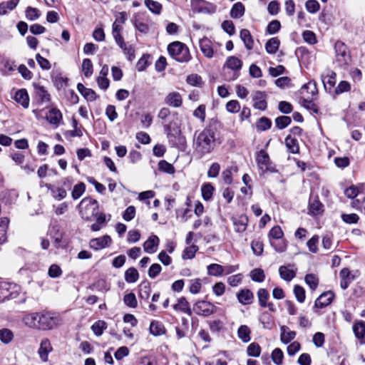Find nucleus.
I'll use <instances>...</instances> for the list:
<instances>
[{
  "instance_id": "obj_1",
  "label": "nucleus",
  "mask_w": 365,
  "mask_h": 365,
  "mask_svg": "<svg viewBox=\"0 0 365 365\" xmlns=\"http://www.w3.org/2000/svg\"><path fill=\"white\" fill-rule=\"evenodd\" d=\"M216 133L217 128L210 124L198 134L195 133L192 143L194 153L200 158L211 153L216 146Z\"/></svg>"
},
{
  "instance_id": "obj_2",
  "label": "nucleus",
  "mask_w": 365,
  "mask_h": 365,
  "mask_svg": "<svg viewBox=\"0 0 365 365\" xmlns=\"http://www.w3.org/2000/svg\"><path fill=\"white\" fill-rule=\"evenodd\" d=\"M23 322L32 329L50 330L58 325V319L50 312H34L25 315Z\"/></svg>"
},
{
  "instance_id": "obj_3",
  "label": "nucleus",
  "mask_w": 365,
  "mask_h": 365,
  "mask_svg": "<svg viewBox=\"0 0 365 365\" xmlns=\"http://www.w3.org/2000/svg\"><path fill=\"white\" fill-rule=\"evenodd\" d=\"M318 93L316 83L309 81L304 84L300 89L302 95V105L307 110H312L315 113H318L319 109L317 106L313 102L312 98Z\"/></svg>"
},
{
  "instance_id": "obj_4",
  "label": "nucleus",
  "mask_w": 365,
  "mask_h": 365,
  "mask_svg": "<svg viewBox=\"0 0 365 365\" xmlns=\"http://www.w3.org/2000/svg\"><path fill=\"white\" fill-rule=\"evenodd\" d=\"M78 208L81 217L85 220L90 221L97 216L99 205L96 200L86 197L81 201Z\"/></svg>"
},
{
  "instance_id": "obj_5",
  "label": "nucleus",
  "mask_w": 365,
  "mask_h": 365,
  "mask_svg": "<svg viewBox=\"0 0 365 365\" xmlns=\"http://www.w3.org/2000/svg\"><path fill=\"white\" fill-rule=\"evenodd\" d=\"M168 51L173 58L180 63L187 62L191 58L188 48L180 41L170 43Z\"/></svg>"
},
{
  "instance_id": "obj_6",
  "label": "nucleus",
  "mask_w": 365,
  "mask_h": 365,
  "mask_svg": "<svg viewBox=\"0 0 365 365\" xmlns=\"http://www.w3.org/2000/svg\"><path fill=\"white\" fill-rule=\"evenodd\" d=\"M336 52V59L339 66L341 67L347 66L350 61V54L347 51V47L344 43L338 41L334 45Z\"/></svg>"
},
{
  "instance_id": "obj_7",
  "label": "nucleus",
  "mask_w": 365,
  "mask_h": 365,
  "mask_svg": "<svg viewBox=\"0 0 365 365\" xmlns=\"http://www.w3.org/2000/svg\"><path fill=\"white\" fill-rule=\"evenodd\" d=\"M166 130H170V125L165 126ZM167 137L168 139L169 144L171 147L178 148L180 150H184L186 146V138L182 135L180 130H177L175 133L168 131L167 133Z\"/></svg>"
},
{
  "instance_id": "obj_8",
  "label": "nucleus",
  "mask_w": 365,
  "mask_h": 365,
  "mask_svg": "<svg viewBox=\"0 0 365 365\" xmlns=\"http://www.w3.org/2000/svg\"><path fill=\"white\" fill-rule=\"evenodd\" d=\"M256 160L262 173L268 171L270 173L276 172L275 168L272 165V162L268 153L264 150H260L258 152Z\"/></svg>"
},
{
  "instance_id": "obj_9",
  "label": "nucleus",
  "mask_w": 365,
  "mask_h": 365,
  "mask_svg": "<svg viewBox=\"0 0 365 365\" xmlns=\"http://www.w3.org/2000/svg\"><path fill=\"white\" fill-rule=\"evenodd\" d=\"M194 310L197 315L208 317L216 312L217 307L207 301H200L194 305Z\"/></svg>"
},
{
  "instance_id": "obj_10",
  "label": "nucleus",
  "mask_w": 365,
  "mask_h": 365,
  "mask_svg": "<svg viewBox=\"0 0 365 365\" xmlns=\"http://www.w3.org/2000/svg\"><path fill=\"white\" fill-rule=\"evenodd\" d=\"M191 6L193 11L203 14H213L216 7L212 4L204 0H192Z\"/></svg>"
},
{
  "instance_id": "obj_11",
  "label": "nucleus",
  "mask_w": 365,
  "mask_h": 365,
  "mask_svg": "<svg viewBox=\"0 0 365 365\" xmlns=\"http://www.w3.org/2000/svg\"><path fill=\"white\" fill-rule=\"evenodd\" d=\"M225 67L233 71L232 77L230 80H235L239 76V71L242 68V62L240 59L235 56H230L227 58Z\"/></svg>"
},
{
  "instance_id": "obj_12",
  "label": "nucleus",
  "mask_w": 365,
  "mask_h": 365,
  "mask_svg": "<svg viewBox=\"0 0 365 365\" xmlns=\"http://www.w3.org/2000/svg\"><path fill=\"white\" fill-rule=\"evenodd\" d=\"M112 242V240L109 235H104L101 237L93 238L91 240L89 246L95 250H99L105 247H109Z\"/></svg>"
},
{
  "instance_id": "obj_13",
  "label": "nucleus",
  "mask_w": 365,
  "mask_h": 365,
  "mask_svg": "<svg viewBox=\"0 0 365 365\" xmlns=\"http://www.w3.org/2000/svg\"><path fill=\"white\" fill-rule=\"evenodd\" d=\"M267 93L264 91H257L253 94L254 108L260 110H265L267 107L266 101Z\"/></svg>"
},
{
  "instance_id": "obj_14",
  "label": "nucleus",
  "mask_w": 365,
  "mask_h": 365,
  "mask_svg": "<svg viewBox=\"0 0 365 365\" xmlns=\"http://www.w3.org/2000/svg\"><path fill=\"white\" fill-rule=\"evenodd\" d=\"M164 103L170 107L180 108L182 105V98L180 93L173 91L165 97Z\"/></svg>"
},
{
  "instance_id": "obj_15",
  "label": "nucleus",
  "mask_w": 365,
  "mask_h": 365,
  "mask_svg": "<svg viewBox=\"0 0 365 365\" xmlns=\"http://www.w3.org/2000/svg\"><path fill=\"white\" fill-rule=\"evenodd\" d=\"M53 351L50 340L47 338L43 339L40 343L38 354L40 359L43 361H48V354Z\"/></svg>"
},
{
  "instance_id": "obj_16",
  "label": "nucleus",
  "mask_w": 365,
  "mask_h": 365,
  "mask_svg": "<svg viewBox=\"0 0 365 365\" xmlns=\"http://www.w3.org/2000/svg\"><path fill=\"white\" fill-rule=\"evenodd\" d=\"M334 297L333 292L329 291L322 293L315 301L314 307L322 309L329 305Z\"/></svg>"
},
{
  "instance_id": "obj_17",
  "label": "nucleus",
  "mask_w": 365,
  "mask_h": 365,
  "mask_svg": "<svg viewBox=\"0 0 365 365\" xmlns=\"http://www.w3.org/2000/svg\"><path fill=\"white\" fill-rule=\"evenodd\" d=\"M293 264L282 265L279 268L280 277L285 281L289 282L296 276V272L292 268Z\"/></svg>"
},
{
  "instance_id": "obj_18",
  "label": "nucleus",
  "mask_w": 365,
  "mask_h": 365,
  "mask_svg": "<svg viewBox=\"0 0 365 365\" xmlns=\"http://www.w3.org/2000/svg\"><path fill=\"white\" fill-rule=\"evenodd\" d=\"M336 73L329 71L327 75H322V82L326 91H331L336 83Z\"/></svg>"
},
{
  "instance_id": "obj_19",
  "label": "nucleus",
  "mask_w": 365,
  "mask_h": 365,
  "mask_svg": "<svg viewBox=\"0 0 365 365\" xmlns=\"http://www.w3.org/2000/svg\"><path fill=\"white\" fill-rule=\"evenodd\" d=\"M237 297L240 303L247 305L252 302L254 294L250 289H242L237 294Z\"/></svg>"
},
{
  "instance_id": "obj_20",
  "label": "nucleus",
  "mask_w": 365,
  "mask_h": 365,
  "mask_svg": "<svg viewBox=\"0 0 365 365\" xmlns=\"http://www.w3.org/2000/svg\"><path fill=\"white\" fill-rule=\"evenodd\" d=\"M159 238L156 235H151L144 242L143 248L145 252L152 254L156 252V248L159 245Z\"/></svg>"
},
{
  "instance_id": "obj_21",
  "label": "nucleus",
  "mask_w": 365,
  "mask_h": 365,
  "mask_svg": "<svg viewBox=\"0 0 365 365\" xmlns=\"http://www.w3.org/2000/svg\"><path fill=\"white\" fill-rule=\"evenodd\" d=\"M353 331L355 336L361 341V344H365V322H356L353 325Z\"/></svg>"
},
{
  "instance_id": "obj_22",
  "label": "nucleus",
  "mask_w": 365,
  "mask_h": 365,
  "mask_svg": "<svg viewBox=\"0 0 365 365\" xmlns=\"http://www.w3.org/2000/svg\"><path fill=\"white\" fill-rule=\"evenodd\" d=\"M46 120L49 123L58 125L62 120V113L58 109L53 108L48 112Z\"/></svg>"
},
{
  "instance_id": "obj_23",
  "label": "nucleus",
  "mask_w": 365,
  "mask_h": 365,
  "mask_svg": "<svg viewBox=\"0 0 365 365\" xmlns=\"http://www.w3.org/2000/svg\"><path fill=\"white\" fill-rule=\"evenodd\" d=\"M173 308L175 311L184 312L190 316L192 314L190 304L184 297L178 299V303L173 306Z\"/></svg>"
},
{
  "instance_id": "obj_24",
  "label": "nucleus",
  "mask_w": 365,
  "mask_h": 365,
  "mask_svg": "<svg viewBox=\"0 0 365 365\" xmlns=\"http://www.w3.org/2000/svg\"><path fill=\"white\" fill-rule=\"evenodd\" d=\"M200 47L202 53L207 58H212L213 56V49L212 42L207 38H204L200 41Z\"/></svg>"
},
{
  "instance_id": "obj_25",
  "label": "nucleus",
  "mask_w": 365,
  "mask_h": 365,
  "mask_svg": "<svg viewBox=\"0 0 365 365\" xmlns=\"http://www.w3.org/2000/svg\"><path fill=\"white\" fill-rule=\"evenodd\" d=\"M15 101L20 103L24 108H26L29 105V98L27 91L25 89H21L16 92L14 96Z\"/></svg>"
},
{
  "instance_id": "obj_26",
  "label": "nucleus",
  "mask_w": 365,
  "mask_h": 365,
  "mask_svg": "<svg viewBox=\"0 0 365 365\" xmlns=\"http://www.w3.org/2000/svg\"><path fill=\"white\" fill-rule=\"evenodd\" d=\"M281 330V341L282 343L287 344L289 343L292 340H293L296 336V332L294 331L289 330V329L286 326H282L280 328Z\"/></svg>"
},
{
  "instance_id": "obj_27",
  "label": "nucleus",
  "mask_w": 365,
  "mask_h": 365,
  "mask_svg": "<svg viewBox=\"0 0 365 365\" xmlns=\"http://www.w3.org/2000/svg\"><path fill=\"white\" fill-rule=\"evenodd\" d=\"M284 143L289 152L294 154L299 153V146L297 139L292 137L291 135H288L285 138Z\"/></svg>"
},
{
  "instance_id": "obj_28",
  "label": "nucleus",
  "mask_w": 365,
  "mask_h": 365,
  "mask_svg": "<svg viewBox=\"0 0 365 365\" xmlns=\"http://www.w3.org/2000/svg\"><path fill=\"white\" fill-rule=\"evenodd\" d=\"M240 38L243 41L245 46L247 50L253 48L254 41L249 30L243 29L240 31Z\"/></svg>"
},
{
  "instance_id": "obj_29",
  "label": "nucleus",
  "mask_w": 365,
  "mask_h": 365,
  "mask_svg": "<svg viewBox=\"0 0 365 365\" xmlns=\"http://www.w3.org/2000/svg\"><path fill=\"white\" fill-rule=\"evenodd\" d=\"M309 210L314 215H319L323 212V205L317 197L310 198Z\"/></svg>"
},
{
  "instance_id": "obj_30",
  "label": "nucleus",
  "mask_w": 365,
  "mask_h": 365,
  "mask_svg": "<svg viewBox=\"0 0 365 365\" xmlns=\"http://www.w3.org/2000/svg\"><path fill=\"white\" fill-rule=\"evenodd\" d=\"M248 219L246 216H240L238 218L234 219L233 224L235 230L237 232H243L246 230L247 226Z\"/></svg>"
},
{
  "instance_id": "obj_31",
  "label": "nucleus",
  "mask_w": 365,
  "mask_h": 365,
  "mask_svg": "<svg viewBox=\"0 0 365 365\" xmlns=\"http://www.w3.org/2000/svg\"><path fill=\"white\" fill-rule=\"evenodd\" d=\"M164 325L158 321H153L150 325V332L154 336H160L165 333Z\"/></svg>"
},
{
  "instance_id": "obj_32",
  "label": "nucleus",
  "mask_w": 365,
  "mask_h": 365,
  "mask_svg": "<svg viewBox=\"0 0 365 365\" xmlns=\"http://www.w3.org/2000/svg\"><path fill=\"white\" fill-rule=\"evenodd\" d=\"M280 41L277 37H274L267 41L265 44V49L267 53L274 54L279 49Z\"/></svg>"
},
{
  "instance_id": "obj_33",
  "label": "nucleus",
  "mask_w": 365,
  "mask_h": 365,
  "mask_svg": "<svg viewBox=\"0 0 365 365\" xmlns=\"http://www.w3.org/2000/svg\"><path fill=\"white\" fill-rule=\"evenodd\" d=\"M215 191V187L210 182H207L202 185L201 187V192L202 198L208 201L212 199L213 192Z\"/></svg>"
},
{
  "instance_id": "obj_34",
  "label": "nucleus",
  "mask_w": 365,
  "mask_h": 365,
  "mask_svg": "<svg viewBox=\"0 0 365 365\" xmlns=\"http://www.w3.org/2000/svg\"><path fill=\"white\" fill-rule=\"evenodd\" d=\"M10 287L11 285L6 282H0V302L11 299Z\"/></svg>"
},
{
  "instance_id": "obj_35",
  "label": "nucleus",
  "mask_w": 365,
  "mask_h": 365,
  "mask_svg": "<svg viewBox=\"0 0 365 365\" xmlns=\"http://www.w3.org/2000/svg\"><path fill=\"white\" fill-rule=\"evenodd\" d=\"M245 10V6L241 2L235 3L230 10V16L232 18L239 19L244 15Z\"/></svg>"
},
{
  "instance_id": "obj_36",
  "label": "nucleus",
  "mask_w": 365,
  "mask_h": 365,
  "mask_svg": "<svg viewBox=\"0 0 365 365\" xmlns=\"http://www.w3.org/2000/svg\"><path fill=\"white\" fill-rule=\"evenodd\" d=\"M9 220L7 217L0 219V244L6 241V230L9 226Z\"/></svg>"
},
{
  "instance_id": "obj_37",
  "label": "nucleus",
  "mask_w": 365,
  "mask_h": 365,
  "mask_svg": "<svg viewBox=\"0 0 365 365\" xmlns=\"http://www.w3.org/2000/svg\"><path fill=\"white\" fill-rule=\"evenodd\" d=\"M251 330L247 325H241L237 330L238 337L243 342H248L250 341Z\"/></svg>"
},
{
  "instance_id": "obj_38",
  "label": "nucleus",
  "mask_w": 365,
  "mask_h": 365,
  "mask_svg": "<svg viewBox=\"0 0 365 365\" xmlns=\"http://www.w3.org/2000/svg\"><path fill=\"white\" fill-rule=\"evenodd\" d=\"M145 6L153 14H160L161 13L163 6L158 1L153 0H145Z\"/></svg>"
},
{
  "instance_id": "obj_39",
  "label": "nucleus",
  "mask_w": 365,
  "mask_h": 365,
  "mask_svg": "<svg viewBox=\"0 0 365 365\" xmlns=\"http://www.w3.org/2000/svg\"><path fill=\"white\" fill-rule=\"evenodd\" d=\"M222 265L212 263L207 267V274L214 277L222 276Z\"/></svg>"
},
{
  "instance_id": "obj_40",
  "label": "nucleus",
  "mask_w": 365,
  "mask_h": 365,
  "mask_svg": "<svg viewBox=\"0 0 365 365\" xmlns=\"http://www.w3.org/2000/svg\"><path fill=\"white\" fill-rule=\"evenodd\" d=\"M35 93L41 102L50 101V95L43 86H36Z\"/></svg>"
},
{
  "instance_id": "obj_41",
  "label": "nucleus",
  "mask_w": 365,
  "mask_h": 365,
  "mask_svg": "<svg viewBox=\"0 0 365 365\" xmlns=\"http://www.w3.org/2000/svg\"><path fill=\"white\" fill-rule=\"evenodd\" d=\"M138 272L134 267H130L125 272V279L128 283L135 282L138 279Z\"/></svg>"
},
{
  "instance_id": "obj_42",
  "label": "nucleus",
  "mask_w": 365,
  "mask_h": 365,
  "mask_svg": "<svg viewBox=\"0 0 365 365\" xmlns=\"http://www.w3.org/2000/svg\"><path fill=\"white\" fill-rule=\"evenodd\" d=\"M14 339L13 332L6 328L0 329V341L4 344L10 343Z\"/></svg>"
},
{
  "instance_id": "obj_43",
  "label": "nucleus",
  "mask_w": 365,
  "mask_h": 365,
  "mask_svg": "<svg viewBox=\"0 0 365 365\" xmlns=\"http://www.w3.org/2000/svg\"><path fill=\"white\" fill-rule=\"evenodd\" d=\"M26 18L29 21H35L41 16L40 11L34 7L28 6L25 11Z\"/></svg>"
},
{
  "instance_id": "obj_44",
  "label": "nucleus",
  "mask_w": 365,
  "mask_h": 365,
  "mask_svg": "<svg viewBox=\"0 0 365 365\" xmlns=\"http://www.w3.org/2000/svg\"><path fill=\"white\" fill-rule=\"evenodd\" d=\"M106 328L107 324L103 320H98L91 326V329L96 336H101Z\"/></svg>"
},
{
  "instance_id": "obj_45",
  "label": "nucleus",
  "mask_w": 365,
  "mask_h": 365,
  "mask_svg": "<svg viewBox=\"0 0 365 365\" xmlns=\"http://www.w3.org/2000/svg\"><path fill=\"white\" fill-rule=\"evenodd\" d=\"M291 118L286 115L279 116L275 119V125L279 130L285 128L291 123Z\"/></svg>"
},
{
  "instance_id": "obj_46",
  "label": "nucleus",
  "mask_w": 365,
  "mask_h": 365,
  "mask_svg": "<svg viewBox=\"0 0 365 365\" xmlns=\"http://www.w3.org/2000/svg\"><path fill=\"white\" fill-rule=\"evenodd\" d=\"M272 125V121L267 117L260 118L257 122L256 127L257 130L264 131L269 129Z\"/></svg>"
},
{
  "instance_id": "obj_47",
  "label": "nucleus",
  "mask_w": 365,
  "mask_h": 365,
  "mask_svg": "<svg viewBox=\"0 0 365 365\" xmlns=\"http://www.w3.org/2000/svg\"><path fill=\"white\" fill-rule=\"evenodd\" d=\"M158 169L160 171L168 174H173L175 171L174 166L164 160L158 163Z\"/></svg>"
},
{
  "instance_id": "obj_48",
  "label": "nucleus",
  "mask_w": 365,
  "mask_h": 365,
  "mask_svg": "<svg viewBox=\"0 0 365 365\" xmlns=\"http://www.w3.org/2000/svg\"><path fill=\"white\" fill-rule=\"evenodd\" d=\"M198 250V247L197 245H191L190 247H186L183 252L182 257L183 259H191L195 257V253Z\"/></svg>"
},
{
  "instance_id": "obj_49",
  "label": "nucleus",
  "mask_w": 365,
  "mask_h": 365,
  "mask_svg": "<svg viewBox=\"0 0 365 365\" xmlns=\"http://www.w3.org/2000/svg\"><path fill=\"white\" fill-rule=\"evenodd\" d=\"M250 277L251 279L257 282H262L265 279V275L264 271L260 268H256L252 269L250 272Z\"/></svg>"
},
{
  "instance_id": "obj_50",
  "label": "nucleus",
  "mask_w": 365,
  "mask_h": 365,
  "mask_svg": "<svg viewBox=\"0 0 365 365\" xmlns=\"http://www.w3.org/2000/svg\"><path fill=\"white\" fill-rule=\"evenodd\" d=\"M262 326L265 329H271L273 325L272 317L267 312H263L259 319Z\"/></svg>"
},
{
  "instance_id": "obj_51",
  "label": "nucleus",
  "mask_w": 365,
  "mask_h": 365,
  "mask_svg": "<svg viewBox=\"0 0 365 365\" xmlns=\"http://www.w3.org/2000/svg\"><path fill=\"white\" fill-rule=\"evenodd\" d=\"M259 304L262 307H267V301L269 297V292L265 289H259L257 292Z\"/></svg>"
},
{
  "instance_id": "obj_52",
  "label": "nucleus",
  "mask_w": 365,
  "mask_h": 365,
  "mask_svg": "<svg viewBox=\"0 0 365 365\" xmlns=\"http://www.w3.org/2000/svg\"><path fill=\"white\" fill-rule=\"evenodd\" d=\"M270 244L277 252H284L287 250V243L284 240H270Z\"/></svg>"
},
{
  "instance_id": "obj_53",
  "label": "nucleus",
  "mask_w": 365,
  "mask_h": 365,
  "mask_svg": "<svg viewBox=\"0 0 365 365\" xmlns=\"http://www.w3.org/2000/svg\"><path fill=\"white\" fill-rule=\"evenodd\" d=\"M82 71L86 77H90L93 74V63L89 58H85L82 63Z\"/></svg>"
},
{
  "instance_id": "obj_54",
  "label": "nucleus",
  "mask_w": 365,
  "mask_h": 365,
  "mask_svg": "<svg viewBox=\"0 0 365 365\" xmlns=\"http://www.w3.org/2000/svg\"><path fill=\"white\" fill-rule=\"evenodd\" d=\"M86 185L83 182H79L76 185L72 191V197L74 200L78 199L85 192Z\"/></svg>"
},
{
  "instance_id": "obj_55",
  "label": "nucleus",
  "mask_w": 365,
  "mask_h": 365,
  "mask_svg": "<svg viewBox=\"0 0 365 365\" xmlns=\"http://www.w3.org/2000/svg\"><path fill=\"white\" fill-rule=\"evenodd\" d=\"M304 280L311 289L314 290L319 284L318 278L313 274H307Z\"/></svg>"
},
{
  "instance_id": "obj_56",
  "label": "nucleus",
  "mask_w": 365,
  "mask_h": 365,
  "mask_svg": "<svg viewBox=\"0 0 365 365\" xmlns=\"http://www.w3.org/2000/svg\"><path fill=\"white\" fill-rule=\"evenodd\" d=\"M247 354L250 356L257 357L261 352V348L257 343L250 344L247 349Z\"/></svg>"
},
{
  "instance_id": "obj_57",
  "label": "nucleus",
  "mask_w": 365,
  "mask_h": 365,
  "mask_svg": "<svg viewBox=\"0 0 365 365\" xmlns=\"http://www.w3.org/2000/svg\"><path fill=\"white\" fill-rule=\"evenodd\" d=\"M351 90V84L346 81H341L336 87L334 93L336 95L341 94L344 92H348Z\"/></svg>"
},
{
  "instance_id": "obj_58",
  "label": "nucleus",
  "mask_w": 365,
  "mask_h": 365,
  "mask_svg": "<svg viewBox=\"0 0 365 365\" xmlns=\"http://www.w3.org/2000/svg\"><path fill=\"white\" fill-rule=\"evenodd\" d=\"M281 28V24L278 20H272L267 26V32L269 34H274L277 33Z\"/></svg>"
},
{
  "instance_id": "obj_59",
  "label": "nucleus",
  "mask_w": 365,
  "mask_h": 365,
  "mask_svg": "<svg viewBox=\"0 0 365 365\" xmlns=\"http://www.w3.org/2000/svg\"><path fill=\"white\" fill-rule=\"evenodd\" d=\"M124 303L129 307L135 308L138 305V302L135 295L133 293H129L123 297Z\"/></svg>"
},
{
  "instance_id": "obj_60",
  "label": "nucleus",
  "mask_w": 365,
  "mask_h": 365,
  "mask_svg": "<svg viewBox=\"0 0 365 365\" xmlns=\"http://www.w3.org/2000/svg\"><path fill=\"white\" fill-rule=\"evenodd\" d=\"M226 110L231 113H238L240 110V104L237 100H231L226 103Z\"/></svg>"
},
{
  "instance_id": "obj_61",
  "label": "nucleus",
  "mask_w": 365,
  "mask_h": 365,
  "mask_svg": "<svg viewBox=\"0 0 365 365\" xmlns=\"http://www.w3.org/2000/svg\"><path fill=\"white\" fill-rule=\"evenodd\" d=\"M252 250L257 256H260L264 250V245L260 240H253L251 243Z\"/></svg>"
},
{
  "instance_id": "obj_62",
  "label": "nucleus",
  "mask_w": 365,
  "mask_h": 365,
  "mask_svg": "<svg viewBox=\"0 0 365 365\" xmlns=\"http://www.w3.org/2000/svg\"><path fill=\"white\" fill-rule=\"evenodd\" d=\"M51 191L53 197L57 200H61L67 195L66 190L61 187H53Z\"/></svg>"
},
{
  "instance_id": "obj_63",
  "label": "nucleus",
  "mask_w": 365,
  "mask_h": 365,
  "mask_svg": "<svg viewBox=\"0 0 365 365\" xmlns=\"http://www.w3.org/2000/svg\"><path fill=\"white\" fill-rule=\"evenodd\" d=\"M151 292V288L149 283L142 284L140 287V297L143 299H148Z\"/></svg>"
},
{
  "instance_id": "obj_64",
  "label": "nucleus",
  "mask_w": 365,
  "mask_h": 365,
  "mask_svg": "<svg viewBox=\"0 0 365 365\" xmlns=\"http://www.w3.org/2000/svg\"><path fill=\"white\" fill-rule=\"evenodd\" d=\"M294 293L297 300L299 302L302 303L304 302L305 290L302 287H301L299 285H295L294 287Z\"/></svg>"
}]
</instances>
